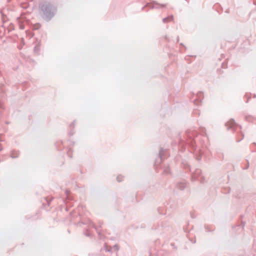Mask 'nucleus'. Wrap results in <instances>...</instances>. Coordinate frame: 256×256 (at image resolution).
I'll return each mask as SVG.
<instances>
[{
	"label": "nucleus",
	"instance_id": "7ed1b4c3",
	"mask_svg": "<svg viewBox=\"0 0 256 256\" xmlns=\"http://www.w3.org/2000/svg\"><path fill=\"white\" fill-rule=\"evenodd\" d=\"M226 126L227 127V128L230 129L232 128L233 130H236L238 126L236 124L234 119H230L228 122L226 124Z\"/></svg>",
	"mask_w": 256,
	"mask_h": 256
},
{
	"label": "nucleus",
	"instance_id": "ddd939ff",
	"mask_svg": "<svg viewBox=\"0 0 256 256\" xmlns=\"http://www.w3.org/2000/svg\"><path fill=\"white\" fill-rule=\"evenodd\" d=\"M240 134L242 135V138H240V139H237L236 140V142H239L240 140H242L243 139L244 137V136L242 132H240Z\"/></svg>",
	"mask_w": 256,
	"mask_h": 256
},
{
	"label": "nucleus",
	"instance_id": "9d476101",
	"mask_svg": "<svg viewBox=\"0 0 256 256\" xmlns=\"http://www.w3.org/2000/svg\"><path fill=\"white\" fill-rule=\"evenodd\" d=\"M164 172L165 174H170V170L169 167H166L164 168Z\"/></svg>",
	"mask_w": 256,
	"mask_h": 256
},
{
	"label": "nucleus",
	"instance_id": "6ab92c4d",
	"mask_svg": "<svg viewBox=\"0 0 256 256\" xmlns=\"http://www.w3.org/2000/svg\"><path fill=\"white\" fill-rule=\"evenodd\" d=\"M86 236H90V234H86Z\"/></svg>",
	"mask_w": 256,
	"mask_h": 256
},
{
	"label": "nucleus",
	"instance_id": "2eb2a0df",
	"mask_svg": "<svg viewBox=\"0 0 256 256\" xmlns=\"http://www.w3.org/2000/svg\"><path fill=\"white\" fill-rule=\"evenodd\" d=\"M20 28L22 30H24V26L22 24L20 25Z\"/></svg>",
	"mask_w": 256,
	"mask_h": 256
},
{
	"label": "nucleus",
	"instance_id": "f257e3e1",
	"mask_svg": "<svg viewBox=\"0 0 256 256\" xmlns=\"http://www.w3.org/2000/svg\"><path fill=\"white\" fill-rule=\"evenodd\" d=\"M57 12V8L48 2H43L39 4V13L42 18L46 22H50Z\"/></svg>",
	"mask_w": 256,
	"mask_h": 256
},
{
	"label": "nucleus",
	"instance_id": "1a4fd4ad",
	"mask_svg": "<svg viewBox=\"0 0 256 256\" xmlns=\"http://www.w3.org/2000/svg\"><path fill=\"white\" fill-rule=\"evenodd\" d=\"M41 26V25L40 24H36L34 25L33 29L34 30H38Z\"/></svg>",
	"mask_w": 256,
	"mask_h": 256
},
{
	"label": "nucleus",
	"instance_id": "39448f33",
	"mask_svg": "<svg viewBox=\"0 0 256 256\" xmlns=\"http://www.w3.org/2000/svg\"><path fill=\"white\" fill-rule=\"evenodd\" d=\"M19 154H20L19 152L16 151L15 150H13L11 152L10 157L12 158H17L18 157Z\"/></svg>",
	"mask_w": 256,
	"mask_h": 256
},
{
	"label": "nucleus",
	"instance_id": "f03ea898",
	"mask_svg": "<svg viewBox=\"0 0 256 256\" xmlns=\"http://www.w3.org/2000/svg\"><path fill=\"white\" fill-rule=\"evenodd\" d=\"M201 174V170L198 168L196 169L194 172L192 173V180H198L200 182H202L204 180V178L203 176H200Z\"/></svg>",
	"mask_w": 256,
	"mask_h": 256
},
{
	"label": "nucleus",
	"instance_id": "a211bd4d",
	"mask_svg": "<svg viewBox=\"0 0 256 256\" xmlns=\"http://www.w3.org/2000/svg\"><path fill=\"white\" fill-rule=\"evenodd\" d=\"M160 6H161L162 8L166 7V4H161V5H160Z\"/></svg>",
	"mask_w": 256,
	"mask_h": 256
},
{
	"label": "nucleus",
	"instance_id": "423d86ee",
	"mask_svg": "<svg viewBox=\"0 0 256 256\" xmlns=\"http://www.w3.org/2000/svg\"><path fill=\"white\" fill-rule=\"evenodd\" d=\"M164 152H165V150L163 148H160V152H159V157H160L161 161L165 158V157L164 156Z\"/></svg>",
	"mask_w": 256,
	"mask_h": 256
},
{
	"label": "nucleus",
	"instance_id": "4468645a",
	"mask_svg": "<svg viewBox=\"0 0 256 256\" xmlns=\"http://www.w3.org/2000/svg\"><path fill=\"white\" fill-rule=\"evenodd\" d=\"M194 103L198 105L200 103V102L198 100H195Z\"/></svg>",
	"mask_w": 256,
	"mask_h": 256
},
{
	"label": "nucleus",
	"instance_id": "20e7f679",
	"mask_svg": "<svg viewBox=\"0 0 256 256\" xmlns=\"http://www.w3.org/2000/svg\"><path fill=\"white\" fill-rule=\"evenodd\" d=\"M177 188L180 190H184L186 186V182L185 180H183L177 184Z\"/></svg>",
	"mask_w": 256,
	"mask_h": 256
},
{
	"label": "nucleus",
	"instance_id": "f8f14e48",
	"mask_svg": "<svg viewBox=\"0 0 256 256\" xmlns=\"http://www.w3.org/2000/svg\"><path fill=\"white\" fill-rule=\"evenodd\" d=\"M122 176L120 175H119L116 177V180L118 182H120L122 181Z\"/></svg>",
	"mask_w": 256,
	"mask_h": 256
},
{
	"label": "nucleus",
	"instance_id": "4be33fe9",
	"mask_svg": "<svg viewBox=\"0 0 256 256\" xmlns=\"http://www.w3.org/2000/svg\"><path fill=\"white\" fill-rule=\"evenodd\" d=\"M1 162V160L0 159V162Z\"/></svg>",
	"mask_w": 256,
	"mask_h": 256
},
{
	"label": "nucleus",
	"instance_id": "412c9836",
	"mask_svg": "<svg viewBox=\"0 0 256 256\" xmlns=\"http://www.w3.org/2000/svg\"><path fill=\"white\" fill-rule=\"evenodd\" d=\"M2 20L3 21L4 20V16H2Z\"/></svg>",
	"mask_w": 256,
	"mask_h": 256
},
{
	"label": "nucleus",
	"instance_id": "9b49d317",
	"mask_svg": "<svg viewBox=\"0 0 256 256\" xmlns=\"http://www.w3.org/2000/svg\"><path fill=\"white\" fill-rule=\"evenodd\" d=\"M39 50H40V46L38 45L36 46L34 48V52L38 53Z\"/></svg>",
	"mask_w": 256,
	"mask_h": 256
},
{
	"label": "nucleus",
	"instance_id": "f3484780",
	"mask_svg": "<svg viewBox=\"0 0 256 256\" xmlns=\"http://www.w3.org/2000/svg\"><path fill=\"white\" fill-rule=\"evenodd\" d=\"M114 247V248L116 250H118V246L115 245Z\"/></svg>",
	"mask_w": 256,
	"mask_h": 256
},
{
	"label": "nucleus",
	"instance_id": "0eeeda50",
	"mask_svg": "<svg viewBox=\"0 0 256 256\" xmlns=\"http://www.w3.org/2000/svg\"><path fill=\"white\" fill-rule=\"evenodd\" d=\"M148 6L151 8H158V6H159V4L158 3L154 2L152 4H148Z\"/></svg>",
	"mask_w": 256,
	"mask_h": 256
},
{
	"label": "nucleus",
	"instance_id": "dca6fc26",
	"mask_svg": "<svg viewBox=\"0 0 256 256\" xmlns=\"http://www.w3.org/2000/svg\"><path fill=\"white\" fill-rule=\"evenodd\" d=\"M92 224V226H94V227L96 229V232H97L98 233H99V232H98V230L96 228V226H95L94 224Z\"/></svg>",
	"mask_w": 256,
	"mask_h": 256
},
{
	"label": "nucleus",
	"instance_id": "6e6552de",
	"mask_svg": "<svg viewBox=\"0 0 256 256\" xmlns=\"http://www.w3.org/2000/svg\"><path fill=\"white\" fill-rule=\"evenodd\" d=\"M173 20V16H169L167 18H163L162 21L164 22H166L168 21H170Z\"/></svg>",
	"mask_w": 256,
	"mask_h": 256
},
{
	"label": "nucleus",
	"instance_id": "aec40b11",
	"mask_svg": "<svg viewBox=\"0 0 256 256\" xmlns=\"http://www.w3.org/2000/svg\"><path fill=\"white\" fill-rule=\"evenodd\" d=\"M252 152H256V150H252Z\"/></svg>",
	"mask_w": 256,
	"mask_h": 256
}]
</instances>
